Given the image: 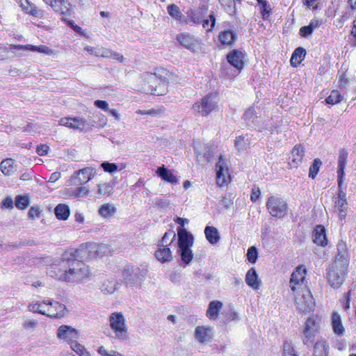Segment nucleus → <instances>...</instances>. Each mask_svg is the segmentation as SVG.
Listing matches in <instances>:
<instances>
[{"instance_id": "f257e3e1", "label": "nucleus", "mask_w": 356, "mask_h": 356, "mask_svg": "<svg viewBox=\"0 0 356 356\" xmlns=\"http://www.w3.org/2000/svg\"><path fill=\"white\" fill-rule=\"evenodd\" d=\"M77 251L67 250L62 257L55 260L47 268V273L60 282L79 283L86 282L90 277V270L79 260Z\"/></svg>"}, {"instance_id": "f03ea898", "label": "nucleus", "mask_w": 356, "mask_h": 356, "mask_svg": "<svg viewBox=\"0 0 356 356\" xmlns=\"http://www.w3.org/2000/svg\"><path fill=\"white\" fill-rule=\"evenodd\" d=\"M109 323L116 339L120 341H124L128 339V327L125 323V318L121 312L112 313L109 316Z\"/></svg>"}, {"instance_id": "7ed1b4c3", "label": "nucleus", "mask_w": 356, "mask_h": 356, "mask_svg": "<svg viewBox=\"0 0 356 356\" xmlns=\"http://www.w3.org/2000/svg\"><path fill=\"white\" fill-rule=\"evenodd\" d=\"M147 83L143 86L145 93L154 95H163L168 92V81L166 79L157 77L154 74H148L146 77Z\"/></svg>"}, {"instance_id": "20e7f679", "label": "nucleus", "mask_w": 356, "mask_h": 356, "mask_svg": "<svg viewBox=\"0 0 356 356\" xmlns=\"http://www.w3.org/2000/svg\"><path fill=\"white\" fill-rule=\"evenodd\" d=\"M268 213L273 216L282 218L287 215L289 207L287 202L277 195H272L266 204Z\"/></svg>"}, {"instance_id": "39448f33", "label": "nucleus", "mask_w": 356, "mask_h": 356, "mask_svg": "<svg viewBox=\"0 0 356 356\" xmlns=\"http://www.w3.org/2000/svg\"><path fill=\"white\" fill-rule=\"evenodd\" d=\"M147 274V269L136 266L128 265L122 271V277L127 285L134 286L140 284Z\"/></svg>"}, {"instance_id": "423d86ee", "label": "nucleus", "mask_w": 356, "mask_h": 356, "mask_svg": "<svg viewBox=\"0 0 356 356\" xmlns=\"http://www.w3.org/2000/svg\"><path fill=\"white\" fill-rule=\"evenodd\" d=\"M348 154V153L345 149L339 150L337 169L338 194L336 200H346V193L343 188V182L345 175L344 169L347 162Z\"/></svg>"}, {"instance_id": "0eeeda50", "label": "nucleus", "mask_w": 356, "mask_h": 356, "mask_svg": "<svg viewBox=\"0 0 356 356\" xmlns=\"http://www.w3.org/2000/svg\"><path fill=\"white\" fill-rule=\"evenodd\" d=\"M348 272V268L332 264L327 271V281L332 288H339L343 283Z\"/></svg>"}, {"instance_id": "6e6552de", "label": "nucleus", "mask_w": 356, "mask_h": 356, "mask_svg": "<svg viewBox=\"0 0 356 356\" xmlns=\"http://www.w3.org/2000/svg\"><path fill=\"white\" fill-rule=\"evenodd\" d=\"M96 175L94 168L86 167L75 171L69 179V185L80 186L83 185L92 180Z\"/></svg>"}, {"instance_id": "1a4fd4ad", "label": "nucleus", "mask_w": 356, "mask_h": 356, "mask_svg": "<svg viewBox=\"0 0 356 356\" xmlns=\"http://www.w3.org/2000/svg\"><path fill=\"white\" fill-rule=\"evenodd\" d=\"M59 124L72 129H76L81 131L88 130L95 126V122L90 120L87 121L83 118H63L59 121Z\"/></svg>"}, {"instance_id": "9d476101", "label": "nucleus", "mask_w": 356, "mask_h": 356, "mask_svg": "<svg viewBox=\"0 0 356 356\" xmlns=\"http://www.w3.org/2000/svg\"><path fill=\"white\" fill-rule=\"evenodd\" d=\"M216 104L213 95H207L202 99L201 102L195 103L193 109L202 116H207L216 108Z\"/></svg>"}, {"instance_id": "9b49d317", "label": "nucleus", "mask_w": 356, "mask_h": 356, "mask_svg": "<svg viewBox=\"0 0 356 356\" xmlns=\"http://www.w3.org/2000/svg\"><path fill=\"white\" fill-rule=\"evenodd\" d=\"M319 327L318 321H316L313 317H309L305 322L304 329L303 343L307 346H310L314 341V337L318 332Z\"/></svg>"}, {"instance_id": "f8f14e48", "label": "nucleus", "mask_w": 356, "mask_h": 356, "mask_svg": "<svg viewBox=\"0 0 356 356\" xmlns=\"http://www.w3.org/2000/svg\"><path fill=\"white\" fill-rule=\"evenodd\" d=\"M56 337L58 339L70 344L79 339V332L70 325H62L57 329Z\"/></svg>"}, {"instance_id": "ddd939ff", "label": "nucleus", "mask_w": 356, "mask_h": 356, "mask_svg": "<svg viewBox=\"0 0 356 356\" xmlns=\"http://www.w3.org/2000/svg\"><path fill=\"white\" fill-rule=\"evenodd\" d=\"M337 254L332 264H337L343 268H348L350 261V256L346 242L340 241L337 245Z\"/></svg>"}, {"instance_id": "4468645a", "label": "nucleus", "mask_w": 356, "mask_h": 356, "mask_svg": "<svg viewBox=\"0 0 356 356\" xmlns=\"http://www.w3.org/2000/svg\"><path fill=\"white\" fill-rule=\"evenodd\" d=\"M47 4L60 15L70 16L73 13V9L70 3L67 0H43Z\"/></svg>"}, {"instance_id": "2eb2a0df", "label": "nucleus", "mask_w": 356, "mask_h": 356, "mask_svg": "<svg viewBox=\"0 0 356 356\" xmlns=\"http://www.w3.org/2000/svg\"><path fill=\"white\" fill-rule=\"evenodd\" d=\"M296 304L297 309L302 313L311 312L314 307L312 296L311 293L307 291L305 293L296 297Z\"/></svg>"}, {"instance_id": "dca6fc26", "label": "nucleus", "mask_w": 356, "mask_h": 356, "mask_svg": "<svg viewBox=\"0 0 356 356\" xmlns=\"http://www.w3.org/2000/svg\"><path fill=\"white\" fill-rule=\"evenodd\" d=\"M44 304L48 306L47 316L51 318H60L65 315L66 307L56 301L44 300Z\"/></svg>"}, {"instance_id": "f3484780", "label": "nucleus", "mask_w": 356, "mask_h": 356, "mask_svg": "<svg viewBox=\"0 0 356 356\" xmlns=\"http://www.w3.org/2000/svg\"><path fill=\"white\" fill-rule=\"evenodd\" d=\"M216 184L222 186L227 182L229 178L228 167L225 159L220 156L216 165Z\"/></svg>"}, {"instance_id": "a211bd4d", "label": "nucleus", "mask_w": 356, "mask_h": 356, "mask_svg": "<svg viewBox=\"0 0 356 356\" xmlns=\"http://www.w3.org/2000/svg\"><path fill=\"white\" fill-rule=\"evenodd\" d=\"M194 337L200 343H209L213 337V329L209 326L198 325L195 329Z\"/></svg>"}, {"instance_id": "6ab92c4d", "label": "nucleus", "mask_w": 356, "mask_h": 356, "mask_svg": "<svg viewBox=\"0 0 356 356\" xmlns=\"http://www.w3.org/2000/svg\"><path fill=\"white\" fill-rule=\"evenodd\" d=\"M176 40L182 47L191 51H194L200 44V40L188 33L178 34Z\"/></svg>"}, {"instance_id": "aec40b11", "label": "nucleus", "mask_w": 356, "mask_h": 356, "mask_svg": "<svg viewBox=\"0 0 356 356\" xmlns=\"http://www.w3.org/2000/svg\"><path fill=\"white\" fill-rule=\"evenodd\" d=\"M177 236H178V248H188L192 247L194 242V238L192 234L188 232L183 227L177 228Z\"/></svg>"}, {"instance_id": "412c9836", "label": "nucleus", "mask_w": 356, "mask_h": 356, "mask_svg": "<svg viewBox=\"0 0 356 356\" xmlns=\"http://www.w3.org/2000/svg\"><path fill=\"white\" fill-rule=\"evenodd\" d=\"M97 243L93 242H89L84 244H82L79 248L76 250H70V251H77L76 254H77V257L79 258H82L85 254H87V257L89 259H93L96 257L97 255Z\"/></svg>"}, {"instance_id": "4be33fe9", "label": "nucleus", "mask_w": 356, "mask_h": 356, "mask_svg": "<svg viewBox=\"0 0 356 356\" xmlns=\"http://www.w3.org/2000/svg\"><path fill=\"white\" fill-rule=\"evenodd\" d=\"M305 156L304 147L300 145H296L291 152L289 164L291 168H298L302 162Z\"/></svg>"}, {"instance_id": "5701e85b", "label": "nucleus", "mask_w": 356, "mask_h": 356, "mask_svg": "<svg viewBox=\"0 0 356 356\" xmlns=\"http://www.w3.org/2000/svg\"><path fill=\"white\" fill-rule=\"evenodd\" d=\"M243 52L237 49H233L227 55V62L238 71L243 67Z\"/></svg>"}, {"instance_id": "b1692460", "label": "nucleus", "mask_w": 356, "mask_h": 356, "mask_svg": "<svg viewBox=\"0 0 356 356\" xmlns=\"http://www.w3.org/2000/svg\"><path fill=\"white\" fill-rule=\"evenodd\" d=\"M313 242L320 246L325 247L327 245L326 231L323 225H318L315 227L312 232Z\"/></svg>"}, {"instance_id": "393cba45", "label": "nucleus", "mask_w": 356, "mask_h": 356, "mask_svg": "<svg viewBox=\"0 0 356 356\" xmlns=\"http://www.w3.org/2000/svg\"><path fill=\"white\" fill-rule=\"evenodd\" d=\"M305 274L306 270H302L300 267H298L291 274L290 279V287L292 291H295L296 289L303 283L305 278Z\"/></svg>"}, {"instance_id": "a878e982", "label": "nucleus", "mask_w": 356, "mask_h": 356, "mask_svg": "<svg viewBox=\"0 0 356 356\" xmlns=\"http://www.w3.org/2000/svg\"><path fill=\"white\" fill-rule=\"evenodd\" d=\"M238 38L237 34L232 30H225L220 32L218 39L222 45L232 47Z\"/></svg>"}, {"instance_id": "bb28decb", "label": "nucleus", "mask_w": 356, "mask_h": 356, "mask_svg": "<svg viewBox=\"0 0 356 356\" xmlns=\"http://www.w3.org/2000/svg\"><path fill=\"white\" fill-rule=\"evenodd\" d=\"M246 284L253 289H259L260 287V280L254 268L249 269L245 275Z\"/></svg>"}, {"instance_id": "cd10ccee", "label": "nucleus", "mask_w": 356, "mask_h": 356, "mask_svg": "<svg viewBox=\"0 0 356 356\" xmlns=\"http://www.w3.org/2000/svg\"><path fill=\"white\" fill-rule=\"evenodd\" d=\"M156 174L159 177H160L163 181L170 183L172 184H178V179L176 176L173 175V173L166 168L164 165L158 168L156 170Z\"/></svg>"}, {"instance_id": "c85d7f7f", "label": "nucleus", "mask_w": 356, "mask_h": 356, "mask_svg": "<svg viewBox=\"0 0 356 356\" xmlns=\"http://www.w3.org/2000/svg\"><path fill=\"white\" fill-rule=\"evenodd\" d=\"M0 170L5 176H10L16 170L15 160L10 158L3 159L0 163Z\"/></svg>"}, {"instance_id": "c756f323", "label": "nucleus", "mask_w": 356, "mask_h": 356, "mask_svg": "<svg viewBox=\"0 0 356 356\" xmlns=\"http://www.w3.org/2000/svg\"><path fill=\"white\" fill-rule=\"evenodd\" d=\"M204 234L207 240L213 245H216L220 241V233L215 227L207 226L204 229Z\"/></svg>"}, {"instance_id": "7c9ffc66", "label": "nucleus", "mask_w": 356, "mask_h": 356, "mask_svg": "<svg viewBox=\"0 0 356 356\" xmlns=\"http://www.w3.org/2000/svg\"><path fill=\"white\" fill-rule=\"evenodd\" d=\"M158 247V250L154 253L156 258L162 263L170 261L173 258L170 249L165 246Z\"/></svg>"}, {"instance_id": "2f4dec72", "label": "nucleus", "mask_w": 356, "mask_h": 356, "mask_svg": "<svg viewBox=\"0 0 356 356\" xmlns=\"http://www.w3.org/2000/svg\"><path fill=\"white\" fill-rule=\"evenodd\" d=\"M222 307V303L218 300H213L209 302L207 311V316L209 318L216 320L218 318L219 312Z\"/></svg>"}, {"instance_id": "473e14b6", "label": "nucleus", "mask_w": 356, "mask_h": 356, "mask_svg": "<svg viewBox=\"0 0 356 356\" xmlns=\"http://www.w3.org/2000/svg\"><path fill=\"white\" fill-rule=\"evenodd\" d=\"M119 285L115 279L111 278L104 281L100 289L104 294H112L118 289Z\"/></svg>"}, {"instance_id": "72a5a7b5", "label": "nucleus", "mask_w": 356, "mask_h": 356, "mask_svg": "<svg viewBox=\"0 0 356 356\" xmlns=\"http://www.w3.org/2000/svg\"><path fill=\"white\" fill-rule=\"evenodd\" d=\"M14 48L15 49H18V50L26 49V50H31L32 51H38L40 53L45 54L47 55H49L52 53V50L51 49H49L48 47L44 46V45H40V46L37 47V46H33L31 44H28V45L18 44V45L14 46Z\"/></svg>"}, {"instance_id": "f704fd0d", "label": "nucleus", "mask_w": 356, "mask_h": 356, "mask_svg": "<svg viewBox=\"0 0 356 356\" xmlns=\"http://www.w3.org/2000/svg\"><path fill=\"white\" fill-rule=\"evenodd\" d=\"M215 149L209 145H204L203 147L202 156L200 152L198 151L197 147H195V152L199 161H201L202 157L207 162L211 161L214 155Z\"/></svg>"}, {"instance_id": "c9c22d12", "label": "nucleus", "mask_w": 356, "mask_h": 356, "mask_svg": "<svg viewBox=\"0 0 356 356\" xmlns=\"http://www.w3.org/2000/svg\"><path fill=\"white\" fill-rule=\"evenodd\" d=\"M306 56V50L302 47L296 48L290 60L291 65L293 67H297L305 58Z\"/></svg>"}, {"instance_id": "e433bc0d", "label": "nucleus", "mask_w": 356, "mask_h": 356, "mask_svg": "<svg viewBox=\"0 0 356 356\" xmlns=\"http://www.w3.org/2000/svg\"><path fill=\"white\" fill-rule=\"evenodd\" d=\"M332 325L335 334L338 335L343 334L345 330L341 323V316L337 312H334L332 315Z\"/></svg>"}, {"instance_id": "4c0bfd02", "label": "nucleus", "mask_w": 356, "mask_h": 356, "mask_svg": "<svg viewBox=\"0 0 356 356\" xmlns=\"http://www.w3.org/2000/svg\"><path fill=\"white\" fill-rule=\"evenodd\" d=\"M54 213L58 220H67L70 213L69 206L65 204H58L54 209Z\"/></svg>"}, {"instance_id": "58836bf2", "label": "nucleus", "mask_w": 356, "mask_h": 356, "mask_svg": "<svg viewBox=\"0 0 356 356\" xmlns=\"http://www.w3.org/2000/svg\"><path fill=\"white\" fill-rule=\"evenodd\" d=\"M97 195L98 197L103 196H109L113 193L114 185L113 183L107 182L102 183L97 185Z\"/></svg>"}, {"instance_id": "ea45409f", "label": "nucleus", "mask_w": 356, "mask_h": 356, "mask_svg": "<svg viewBox=\"0 0 356 356\" xmlns=\"http://www.w3.org/2000/svg\"><path fill=\"white\" fill-rule=\"evenodd\" d=\"M177 252L180 256L181 261L185 264L184 266L188 265L193 258L191 247L177 248Z\"/></svg>"}, {"instance_id": "a19ab883", "label": "nucleus", "mask_w": 356, "mask_h": 356, "mask_svg": "<svg viewBox=\"0 0 356 356\" xmlns=\"http://www.w3.org/2000/svg\"><path fill=\"white\" fill-rule=\"evenodd\" d=\"M116 211V207L113 204L110 203L102 204L98 210L99 214L105 218H111Z\"/></svg>"}, {"instance_id": "79ce46f5", "label": "nucleus", "mask_w": 356, "mask_h": 356, "mask_svg": "<svg viewBox=\"0 0 356 356\" xmlns=\"http://www.w3.org/2000/svg\"><path fill=\"white\" fill-rule=\"evenodd\" d=\"M347 200H335L334 202V208L341 220L345 219L347 215Z\"/></svg>"}, {"instance_id": "37998d69", "label": "nucleus", "mask_w": 356, "mask_h": 356, "mask_svg": "<svg viewBox=\"0 0 356 356\" xmlns=\"http://www.w3.org/2000/svg\"><path fill=\"white\" fill-rule=\"evenodd\" d=\"M176 239V234L173 230L166 232L161 240L159 242L158 246L168 247Z\"/></svg>"}, {"instance_id": "c03bdc74", "label": "nucleus", "mask_w": 356, "mask_h": 356, "mask_svg": "<svg viewBox=\"0 0 356 356\" xmlns=\"http://www.w3.org/2000/svg\"><path fill=\"white\" fill-rule=\"evenodd\" d=\"M168 13L175 19L181 22L183 21L184 15L181 13L178 6L175 4H170L167 7Z\"/></svg>"}, {"instance_id": "a18cd8bd", "label": "nucleus", "mask_w": 356, "mask_h": 356, "mask_svg": "<svg viewBox=\"0 0 356 356\" xmlns=\"http://www.w3.org/2000/svg\"><path fill=\"white\" fill-rule=\"evenodd\" d=\"M327 347L325 341H316L314 346V356H327Z\"/></svg>"}, {"instance_id": "49530a36", "label": "nucleus", "mask_w": 356, "mask_h": 356, "mask_svg": "<svg viewBox=\"0 0 356 356\" xmlns=\"http://www.w3.org/2000/svg\"><path fill=\"white\" fill-rule=\"evenodd\" d=\"M45 307L47 306L46 304H44V301L42 302H35L30 303L28 306V309L30 312L47 316V310L44 309Z\"/></svg>"}, {"instance_id": "de8ad7c7", "label": "nucleus", "mask_w": 356, "mask_h": 356, "mask_svg": "<svg viewBox=\"0 0 356 356\" xmlns=\"http://www.w3.org/2000/svg\"><path fill=\"white\" fill-rule=\"evenodd\" d=\"M70 346L72 350L79 356H90V353L83 346L78 343L77 340L72 342Z\"/></svg>"}, {"instance_id": "09e8293b", "label": "nucleus", "mask_w": 356, "mask_h": 356, "mask_svg": "<svg viewBox=\"0 0 356 356\" xmlns=\"http://www.w3.org/2000/svg\"><path fill=\"white\" fill-rule=\"evenodd\" d=\"M258 5L260 6V12L264 20H267L271 13V8L269 3L265 0H260L258 2Z\"/></svg>"}, {"instance_id": "8fccbe9b", "label": "nucleus", "mask_w": 356, "mask_h": 356, "mask_svg": "<svg viewBox=\"0 0 356 356\" xmlns=\"http://www.w3.org/2000/svg\"><path fill=\"white\" fill-rule=\"evenodd\" d=\"M322 165V161L320 159H315L309 167V177L314 179L319 171L321 166Z\"/></svg>"}, {"instance_id": "3c124183", "label": "nucleus", "mask_w": 356, "mask_h": 356, "mask_svg": "<svg viewBox=\"0 0 356 356\" xmlns=\"http://www.w3.org/2000/svg\"><path fill=\"white\" fill-rule=\"evenodd\" d=\"M153 202L159 210H167L170 205V201L165 197H157L153 200Z\"/></svg>"}, {"instance_id": "603ef678", "label": "nucleus", "mask_w": 356, "mask_h": 356, "mask_svg": "<svg viewBox=\"0 0 356 356\" xmlns=\"http://www.w3.org/2000/svg\"><path fill=\"white\" fill-rule=\"evenodd\" d=\"M343 99V96L338 90H332L330 95L326 98L325 102L328 104H336Z\"/></svg>"}, {"instance_id": "864d4df0", "label": "nucleus", "mask_w": 356, "mask_h": 356, "mask_svg": "<svg viewBox=\"0 0 356 356\" xmlns=\"http://www.w3.org/2000/svg\"><path fill=\"white\" fill-rule=\"evenodd\" d=\"M29 205V198L26 195H17L15 197V207L19 209H24Z\"/></svg>"}, {"instance_id": "5fc2aeb1", "label": "nucleus", "mask_w": 356, "mask_h": 356, "mask_svg": "<svg viewBox=\"0 0 356 356\" xmlns=\"http://www.w3.org/2000/svg\"><path fill=\"white\" fill-rule=\"evenodd\" d=\"M249 145L248 139L245 136H239L236 138L235 146L238 150H244Z\"/></svg>"}, {"instance_id": "6e6d98bb", "label": "nucleus", "mask_w": 356, "mask_h": 356, "mask_svg": "<svg viewBox=\"0 0 356 356\" xmlns=\"http://www.w3.org/2000/svg\"><path fill=\"white\" fill-rule=\"evenodd\" d=\"M247 259L252 264L256 263L258 258V251L256 247L251 246L248 249L247 251Z\"/></svg>"}, {"instance_id": "4d7b16f0", "label": "nucleus", "mask_w": 356, "mask_h": 356, "mask_svg": "<svg viewBox=\"0 0 356 356\" xmlns=\"http://www.w3.org/2000/svg\"><path fill=\"white\" fill-rule=\"evenodd\" d=\"M101 167L104 172L108 173H113L118 170V167L115 163H110L108 161H104L101 163Z\"/></svg>"}, {"instance_id": "13d9d810", "label": "nucleus", "mask_w": 356, "mask_h": 356, "mask_svg": "<svg viewBox=\"0 0 356 356\" xmlns=\"http://www.w3.org/2000/svg\"><path fill=\"white\" fill-rule=\"evenodd\" d=\"M89 193V189L83 185H80L74 191V195L75 197H83L88 196Z\"/></svg>"}, {"instance_id": "bf43d9fd", "label": "nucleus", "mask_w": 356, "mask_h": 356, "mask_svg": "<svg viewBox=\"0 0 356 356\" xmlns=\"http://www.w3.org/2000/svg\"><path fill=\"white\" fill-rule=\"evenodd\" d=\"M243 118L247 122H254V120L257 118L256 112L254 108H248L244 115Z\"/></svg>"}, {"instance_id": "052dcab7", "label": "nucleus", "mask_w": 356, "mask_h": 356, "mask_svg": "<svg viewBox=\"0 0 356 356\" xmlns=\"http://www.w3.org/2000/svg\"><path fill=\"white\" fill-rule=\"evenodd\" d=\"M97 255L103 257L110 252L109 247L104 243H97Z\"/></svg>"}, {"instance_id": "680f3d73", "label": "nucleus", "mask_w": 356, "mask_h": 356, "mask_svg": "<svg viewBox=\"0 0 356 356\" xmlns=\"http://www.w3.org/2000/svg\"><path fill=\"white\" fill-rule=\"evenodd\" d=\"M283 356H297L294 353L293 348L288 342L283 344Z\"/></svg>"}, {"instance_id": "e2e57ef3", "label": "nucleus", "mask_w": 356, "mask_h": 356, "mask_svg": "<svg viewBox=\"0 0 356 356\" xmlns=\"http://www.w3.org/2000/svg\"><path fill=\"white\" fill-rule=\"evenodd\" d=\"M220 204L225 209H228L232 204H233V201L232 200L231 195H225L220 200Z\"/></svg>"}, {"instance_id": "0e129e2a", "label": "nucleus", "mask_w": 356, "mask_h": 356, "mask_svg": "<svg viewBox=\"0 0 356 356\" xmlns=\"http://www.w3.org/2000/svg\"><path fill=\"white\" fill-rule=\"evenodd\" d=\"M312 28L309 26H304L300 29V35L304 38H308L313 33Z\"/></svg>"}, {"instance_id": "69168bd1", "label": "nucleus", "mask_w": 356, "mask_h": 356, "mask_svg": "<svg viewBox=\"0 0 356 356\" xmlns=\"http://www.w3.org/2000/svg\"><path fill=\"white\" fill-rule=\"evenodd\" d=\"M94 105L104 111H108L109 108L108 104L104 100H96L94 102Z\"/></svg>"}, {"instance_id": "338daca9", "label": "nucleus", "mask_w": 356, "mask_h": 356, "mask_svg": "<svg viewBox=\"0 0 356 356\" xmlns=\"http://www.w3.org/2000/svg\"><path fill=\"white\" fill-rule=\"evenodd\" d=\"M40 213V209L35 207H31L29 211L28 215L30 218L38 217Z\"/></svg>"}, {"instance_id": "774afa93", "label": "nucleus", "mask_w": 356, "mask_h": 356, "mask_svg": "<svg viewBox=\"0 0 356 356\" xmlns=\"http://www.w3.org/2000/svg\"><path fill=\"white\" fill-rule=\"evenodd\" d=\"M49 147L45 145H40L37 147L36 152L40 156L46 155L48 152Z\"/></svg>"}]
</instances>
